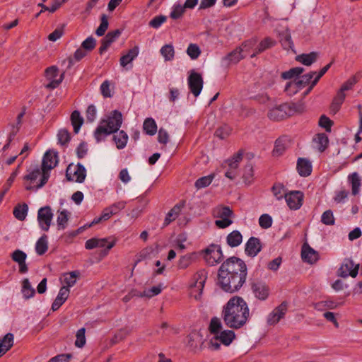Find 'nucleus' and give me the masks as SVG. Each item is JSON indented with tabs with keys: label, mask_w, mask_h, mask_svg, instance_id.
Here are the masks:
<instances>
[{
	"label": "nucleus",
	"mask_w": 362,
	"mask_h": 362,
	"mask_svg": "<svg viewBox=\"0 0 362 362\" xmlns=\"http://www.w3.org/2000/svg\"><path fill=\"white\" fill-rule=\"evenodd\" d=\"M247 274L245 262L238 257H231L219 267L218 284L225 292H236L245 284Z\"/></svg>",
	"instance_id": "obj_1"
},
{
	"label": "nucleus",
	"mask_w": 362,
	"mask_h": 362,
	"mask_svg": "<svg viewBox=\"0 0 362 362\" xmlns=\"http://www.w3.org/2000/svg\"><path fill=\"white\" fill-rule=\"evenodd\" d=\"M221 316L228 327L238 329L249 319L250 310L247 303L242 297L233 296L223 306Z\"/></svg>",
	"instance_id": "obj_2"
},
{
	"label": "nucleus",
	"mask_w": 362,
	"mask_h": 362,
	"mask_svg": "<svg viewBox=\"0 0 362 362\" xmlns=\"http://www.w3.org/2000/svg\"><path fill=\"white\" fill-rule=\"evenodd\" d=\"M122 123V115L118 110H114L107 119H103L94 132V136L96 141L100 142L105 138L117 132Z\"/></svg>",
	"instance_id": "obj_3"
},
{
	"label": "nucleus",
	"mask_w": 362,
	"mask_h": 362,
	"mask_svg": "<svg viewBox=\"0 0 362 362\" xmlns=\"http://www.w3.org/2000/svg\"><path fill=\"white\" fill-rule=\"evenodd\" d=\"M305 110V105L302 102L285 103L276 105L268 112V117L273 121H280L295 114L302 113Z\"/></svg>",
	"instance_id": "obj_4"
},
{
	"label": "nucleus",
	"mask_w": 362,
	"mask_h": 362,
	"mask_svg": "<svg viewBox=\"0 0 362 362\" xmlns=\"http://www.w3.org/2000/svg\"><path fill=\"white\" fill-rule=\"evenodd\" d=\"M58 163V153L54 150H48L44 155L42 161V176L40 187H43L49 177V170Z\"/></svg>",
	"instance_id": "obj_5"
},
{
	"label": "nucleus",
	"mask_w": 362,
	"mask_h": 362,
	"mask_svg": "<svg viewBox=\"0 0 362 362\" xmlns=\"http://www.w3.org/2000/svg\"><path fill=\"white\" fill-rule=\"evenodd\" d=\"M207 277L208 272L204 269L198 270L194 274L190 284V294L191 296L194 298L196 300H199L201 298Z\"/></svg>",
	"instance_id": "obj_6"
},
{
	"label": "nucleus",
	"mask_w": 362,
	"mask_h": 362,
	"mask_svg": "<svg viewBox=\"0 0 362 362\" xmlns=\"http://www.w3.org/2000/svg\"><path fill=\"white\" fill-rule=\"evenodd\" d=\"M28 173L23 177L24 187L26 190H37L41 188L40 179L42 176V168L38 166L34 168H30L28 170Z\"/></svg>",
	"instance_id": "obj_7"
},
{
	"label": "nucleus",
	"mask_w": 362,
	"mask_h": 362,
	"mask_svg": "<svg viewBox=\"0 0 362 362\" xmlns=\"http://www.w3.org/2000/svg\"><path fill=\"white\" fill-rule=\"evenodd\" d=\"M204 259L209 266L218 264L223 258L221 247L218 245L211 244L203 250Z\"/></svg>",
	"instance_id": "obj_8"
},
{
	"label": "nucleus",
	"mask_w": 362,
	"mask_h": 362,
	"mask_svg": "<svg viewBox=\"0 0 362 362\" xmlns=\"http://www.w3.org/2000/svg\"><path fill=\"white\" fill-rule=\"evenodd\" d=\"M243 152L238 151L231 158L226 160L223 166L228 168L225 173V176L230 180H233L238 176V168L240 163L243 160Z\"/></svg>",
	"instance_id": "obj_9"
},
{
	"label": "nucleus",
	"mask_w": 362,
	"mask_h": 362,
	"mask_svg": "<svg viewBox=\"0 0 362 362\" xmlns=\"http://www.w3.org/2000/svg\"><path fill=\"white\" fill-rule=\"evenodd\" d=\"M233 211L228 206H220L216 209V216L218 218L215 221V225L219 228H226L233 223L231 217Z\"/></svg>",
	"instance_id": "obj_10"
},
{
	"label": "nucleus",
	"mask_w": 362,
	"mask_h": 362,
	"mask_svg": "<svg viewBox=\"0 0 362 362\" xmlns=\"http://www.w3.org/2000/svg\"><path fill=\"white\" fill-rule=\"evenodd\" d=\"M360 264H355L352 259L346 258L337 271V275L342 278H356L358 274Z\"/></svg>",
	"instance_id": "obj_11"
},
{
	"label": "nucleus",
	"mask_w": 362,
	"mask_h": 362,
	"mask_svg": "<svg viewBox=\"0 0 362 362\" xmlns=\"http://www.w3.org/2000/svg\"><path fill=\"white\" fill-rule=\"evenodd\" d=\"M66 177L69 181L82 183L86 177V170L81 163H78L76 165L70 164L66 168Z\"/></svg>",
	"instance_id": "obj_12"
},
{
	"label": "nucleus",
	"mask_w": 362,
	"mask_h": 362,
	"mask_svg": "<svg viewBox=\"0 0 362 362\" xmlns=\"http://www.w3.org/2000/svg\"><path fill=\"white\" fill-rule=\"evenodd\" d=\"M187 83L190 92L194 95V96H199L204 85V80L201 74L197 73L194 70L190 71L187 78Z\"/></svg>",
	"instance_id": "obj_13"
},
{
	"label": "nucleus",
	"mask_w": 362,
	"mask_h": 362,
	"mask_svg": "<svg viewBox=\"0 0 362 362\" xmlns=\"http://www.w3.org/2000/svg\"><path fill=\"white\" fill-rule=\"evenodd\" d=\"M53 213L50 206L41 207L37 212V221L40 228L44 231H48L52 221Z\"/></svg>",
	"instance_id": "obj_14"
},
{
	"label": "nucleus",
	"mask_w": 362,
	"mask_h": 362,
	"mask_svg": "<svg viewBox=\"0 0 362 362\" xmlns=\"http://www.w3.org/2000/svg\"><path fill=\"white\" fill-rule=\"evenodd\" d=\"M115 245V240H109V238H90L85 243V247L87 250H92L94 248L105 247V255H107L108 251L112 248Z\"/></svg>",
	"instance_id": "obj_15"
},
{
	"label": "nucleus",
	"mask_w": 362,
	"mask_h": 362,
	"mask_svg": "<svg viewBox=\"0 0 362 362\" xmlns=\"http://www.w3.org/2000/svg\"><path fill=\"white\" fill-rule=\"evenodd\" d=\"M288 310V303L282 302L276 307L267 316V322L269 325H274L283 319Z\"/></svg>",
	"instance_id": "obj_16"
},
{
	"label": "nucleus",
	"mask_w": 362,
	"mask_h": 362,
	"mask_svg": "<svg viewBox=\"0 0 362 362\" xmlns=\"http://www.w3.org/2000/svg\"><path fill=\"white\" fill-rule=\"evenodd\" d=\"M288 206L291 210H298L303 205L304 194L301 191H291L284 195Z\"/></svg>",
	"instance_id": "obj_17"
},
{
	"label": "nucleus",
	"mask_w": 362,
	"mask_h": 362,
	"mask_svg": "<svg viewBox=\"0 0 362 362\" xmlns=\"http://www.w3.org/2000/svg\"><path fill=\"white\" fill-rule=\"evenodd\" d=\"M252 291L255 296L260 300H265L269 295V287L262 281H256L251 284Z\"/></svg>",
	"instance_id": "obj_18"
},
{
	"label": "nucleus",
	"mask_w": 362,
	"mask_h": 362,
	"mask_svg": "<svg viewBox=\"0 0 362 362\" xmlns=\"http://www.w3.org/2000/svg\"><path fill=\"white\" fill-rule=\"evenodd\" d=\"M262 243L258 238L251 237L245 244V254L251 257H254L258 255L262 250Z\"/></svg>",
	"instance_id": "obj_19"
},
{
	"label": "nucleus",
	"mask_w": 362,
	"mask_h": 362,
	"mask_svg": "<svg viewBox=\"0 0 362 362\" xmlns=\"http://www.w3.org/2000/svg\"><path fill=\"white\" fill-rule=\"evenodd\" d=\"M301 257L303 262L313 264L319 259V253L305 243L302 246Z\"/></svg>",
	"instance_id": "obj_20"
},
{
	"label": "nucleus",
	"mask_w": 362,
	"mask_h": 362,
	"mask_svg": "<svg viewBox=\"0 0 362 362\" xmlns=\"http://www.w3.org/2000/svg\"><path fill=\"white\" fill-rule=\"evenodd\" d=\"M13 261L16 262L19 267V272L21 274H25L28 271V265L25 262L27 255L25 252L21 250H14L11 255Z\"/></svg>",
	"instance_id": "obj_21"
},
{
	"label": "nucleus",
	"mask_w": 362,
	"mask_h": 362,
	"mask_svg": "<svg viewBox=\"0 0 362 362\" xmlns=\"http://www.w3.org/2000/svg\"><path fill=\"white\" fill-rule=\"evenodd\" d=\"M298 174L302 177H307L311 174L312 165L306 158H299L296 165Z\"/></svg>",
	"instance_id": "obj_22"
},
{
	"label": "nucleus",
	"mask_w": 362,
	"mask_h": 362,
	"mask_svg": "<svg viewBox=\"0 0 362 362\" xmlns=\"http://www.w3.org/2000/svg\"><path fill=\"white\" fill-rule=\"evenodd\" d=\"M289 141L286 137H279L274 144V148L272 151L274 156H282L288 147Z\"/></svg>",
	"instance_id": "obj_23"
},
{
	"label": "nucleus",
	"mask_w": 362,
	"mask_h": 362,
	"mask_svg": "<svg viewBox=\"0 0 362 362\" xmlns=\"http://www.w3.org/2000/svg\"><path fill=\"white\" fill-rule=\"evenodd\" d=\"M13 334L8 333L0 340V357L4 355L13 346Z\"/></svg>",
	"instance_id": "obj_24"
},
{
	"label": "nucleus",
	"mask_w": 362,
	"mask_h": 362,
	"mask_svg": "<svg viewBox=\"0 0 362 362\" xmlns=\"http://www.w3.org/2000/svg\"><path fill=\"white\" fill-rule=\"evenodd\" d=\"M235 337V332L233 330H223L215 336L216 339H219V341L225 346L230 345Z\"/></svg>",
	"instance_id": "obj_25"
},
{
	"label": "nucleus",
	"mask_w": 362,
	"mask_h": 362,
	"mask_svg": "<svg viewBox=\"0 0 362 362\" xmlns=\"http://www.w3.org/2000/svg\"><path fill=\"white\" fill-rule=\"evenodd\" d=\"M243 241V235L240 231L235 230L230 233L226 237L227 244L231 247H238Z\"/></svg>",
	"instance_id": "obj_26"
},
{
	"label": "nucleus",
	"mask_w": 362,
	"mask_h": 362,
	"mask_svg": "<svg viewBox=\"0 0 362 362\" xmlns=\"http://www.w3.org/2000/svg\"><path fill=\"white\" fill-rule=\"evenodd\" d=\"M139 47L135 46L132 49H129L128 52L122 56L120 58V65L125 67L127 64L131 63L139 54Z\"/></svg>",
	"instance_id": "obj_27"
},
{
	"label": "nucleus",
	"mask_w": 362,
	"mask_h": 362,
	"mask_svg": "<svg viewBox=\"0 0 362 362\" xmlns=\"http://www.w3.org/2000/svg\"><path fill=\"white\" fill-rule=\"evenodd\" d=\"M128 139L127 134L123 130L117 131L113 136V140L118 149H123L126 146Z\"/></svg>",
	"instance_id": "obj_28"
},
{
	"label": "nucleus",
	"mask_w": 362,
	"mask_h": 362,
	"mask_svg": "<svg viewBox=\"0 0 362 362\" xmlns=\"http://www.w3.org/2000/svg\"><path fill=\"white\" fill-rule=\"evenodd\" d=\"M196 253L192 252L182 255L180 257L177 267L180 269H185L189 267L196 258Z\"/></svg>",
	"instance_id": "obj_29"
},
{
	"label": "nucleus",
	"mask_w": 362,
	"mask_h": 362,
	"mask_svg": "<svg viewBox=\"0 0 362 362\" xmlns=\"http://www.w3.org/2000/svg\"><path fill=\"white\" fill-rule=\"evenodd\" d=\"M315 74V71H311L308 74L302 75L300 76H298L297 78H294L293 81L295 83H296V85L298 87V88L301 90L310 84L311 79Z\"/></svg>",
	"instance_id": "obj_30"
},
{
	"label": "nucleus",
	"mask_w": 362,
	"mask_h": 362,
	"mask_svg": "<svg viewBox=\"0 0 362 362\" xmlns=\"http://www.w3.org/2000/svg\"><path fill=\"white\" fill-rule=\"evenodd\" d=\"M318 54L312 52L308 54H302L296 57V60L305 66H310L317 59Z\"/></svg>",
	"instance_id": "obj_31"
},
{
	"label": "nucleus",
	"mask_w": 362,
	"mask_h": 362,
	"mask_svg": "<svg viewBox=\"0 0 362 362\" xmlns=\"http://www.w3.org/2000/svg\"><path fill=\"white\" fill-rule=\"evenodd\" d=\"M245 57V54L242 53L239 47H237L230 53H228L226 57L223 58V61H228L230 63L237 64L241 59Z\"/></svg>",
	"instance_id": "obj_32"
},
{
	"label": "nucleus",
	"mask_w": 362,
	"mask_h": 362,
	"mask_svg": "<svg viewBox=\"0 0 362 362\" xmlns=\"http://www.w3.org/2000/svg\"><path fill=\"white\" fill-rule=\"evenodd\" d=\"M71 124L74 128V132L78 134L81 125L83 123V119L78 110H74L71 115Z\"/></svg>",
	"instance_id": "obj_33"
},
{
	"label": "nucleus",
	"mask_w": 362,
	"mask_h": 362,
	"mask_svg": "<svg viewBox=\"0 0 362 362\" xmlns=\"http://www.w3.org/2000/svg\"><path fill=\"white\" fill-rule=\"evenodd\" d=\"M275 44V42L271 39L270 37H267L264 40H262L258 47L255 49V52L251 54V57L253 58L256 57L257 54L264 52L265 49L273 47Z\"/></svg>",
	"instance_id": "obj_34"
},
{
	"label": "nucleus",
	"mask_w": 362,
	"mask_h": 362,
	"mask_svg": "<svg viewBox=\"0 0 362 362\" xmlns=\"http://www.w3.org/2000/svg\"><path fill=\"white\" fill-rule=\"evenodd\" d=\"M48 250V242H47V236L44 234L41 236L36 243L35 245V251L37 255H44Z\"/></svg>",
	"instance_id": "obj_35"
},
{
	"label": "nucleus",
	"mask_w": 362,
	"mask_h": 362,
	"mask_svg": "<svg viewBox=\"0 0 362 362\" xmlns=\"http://www.w3.org/2000/svg\"><path fill=\"white\" fill-rule=\"evenodd\" d=\"M349 181L351 184L352 194L356 195L360 190L361 187V178L357 173H353L349 175Z\"/></svg>",
	"instance_id": "obj_36"
},
{
	"label": "nucleus",
	"mask_w": 362,
	"mask_h": 362,
	"mask_svg": "<svg viewBox=\"0 0 362 362\" xmlns=\"http://www.w3.org/2000/svg\"><path fill=\"white\" fill-rule=\"evenodd\" d=\"M28 206L26 204H18L13 209L14 216L19 221H23L26 218Z\"/></svg>",
	"instance_id": "obj_37"
},
{
	"label": "nucleus",
	"mask_w": 362,
	"mask_h": 362,
	"mask_svg": "<svg viewBox=\"0 0 362 362\" xmlns=\"http://www.w3.org/2000/svg\"><path fill=\"white\" fill-rule=\"evenodd\" d=\"M314 141L317 144V148L320 152H322L327 148L329 140L327 136L322 133L317 134L314 139Z\"/></svg>",
	"instance_id": "obj_38"
},
{
	"label": "nucleus",
	"mask_w": 362,
	"mask_h": 362,
	"mask_svg": "<svg viewBox=\"0 0 362 362\" xmlns=\"http://www.w3.org/2000/svg\"><path fill=\"white\" fill-rule=\"evenodd\" d=\"M59 212V214L57 219L58 230H64L66 227L70 214L66 209H64L62 211Z\"/></svg>",
	"instance_id": "obj_39"
},
{
	"label": "nucleus",
	"mask_w": 362,
	"mask_h": 362,
	"mask_svg": "<svg viewBox=\"0 0 362 362\" xmlns=\"http://www.w3.org/2000/svg\"><path fill=\"white\" fill-rule=\"evenodd\" d=\"M145 132L148 135H154L157 132V125L153 118H146L143 124Z\"/></svg>",
	"instance_id": "obj_40"
},
{
	"label": "nucleus",
	"mask_w": 362,
	"mask_h": 362,
	"mask_svg": "<svg viewBox=\"0 0 362 362\" xmlns=\"http://www.w3.org/2000/svg\"><path fill=\"white\" fill-rule=\"evenodd\" d=\"M304 71L303 67H294L290 69L288 71L281 73V78L284 79L296 78Z\"/></svg>",
	"instance_id": "obj_41"
},
{
	"label": "nucleus",
	"mask_w": 362,
	"mask_h": 362,
	"mask_svg": "<svg viewBox=\"0 0 362 362\" xmlns=\"http://www.w3.org/2000/svg\"><path fill=\"white\" fill-rule=\"evenodd\" d=\"M22 293L23 297L28 299L35 293V289L31 286L28 279H25L22 282Z\"/></svg>",
	"instance_id": "obj_42"
},
{
	"label": "nucleus",
	"mask_w": 362,
	"mask_h": 362,
	"mask_svg": "<svg viewBox=\"0 0 362 362\" xmlns=\"http://www.w3.org/2000/svg\"><path fill=\"white\" fill-rule=\"evenodd\" d=\"M112 216H113V215L112 214L110 211L107 209V207H106L102 211V214H101L100 216L95 217L90 223L85 225L83 228H89V227H91L93 225L99 223L102 221H107Z\"/></svg>",
	"instance_id": "obj_43"
},
{
	"label": "nucleus",
	"mask_w": 362,
	"mask_h": 362,
	"mask_svg": "<svg viewBox=\"0 0 362 362\" xmlns=\"http://www.w3.org/2000/svg\"><path fill=\"white\" fill-rule=\"evenodd\" d=\"M79 275V272L74 271L69 273H66L64 275V283L66 285L65 287L68 288L75 285L76 279Z\"/></svg>",
	"instance_id": "obj_44"
},
{
	"label": "nucleus",
	"mask_w": 362,
	"mask_h": 362,
	"mask_svg": "<svg viewBox=\"0 0 362 362\" xmlns=\"http://www.w3.org/2000/svg\"><path fill=\"white\" fill-rule=\"evenodd\" d=\"M222 323L219 318L214 317L211 320L209 331L211 334H214V336H216L222 331Z\"/></svg>",
	"instance_id": "obj_45"
},
{
	"label": "nucleus",
	"mask_w": 362,
	"mask_h": 362,
	"mask_svg": "<svg viewBox=\"0 0 362 362\" xmlns=\"http://www.w3.org/2000/svg\"><path fill=\"white\" fill-rule=\"evenodd\" d=\"M160 54L165 61H171L174 59L175 50L171 45H165L160 49Z\"/></svg>",
	"instance_id": "obj_46"
},
{
	"label": "nucleus",
	"mask_w": 362,
	"mask_h": 362,
	"mask_svg": "<svg viewBox=\"0 0 362 362\" xmlns=\"http://www.w3.org/2000/svg\"><path fill=\"white\" fill-rule=\"evenodd\" d=\"M58 143L62 146L67 144L70 139L71 135L69 131L66 129H60L57 134Z\"/></svg>",
	"instance_id": "obj_47"
},
{
	"label": "nucleus",
	"mask_w": 362,
	"mask_h": 362,
	"mask_svg": "<svg viewBox=\"0 0 362 362\" xmlns=\"http://www.w3.org/2000/svg\"><path fill=\"white\" fill-rule=\"evenodd\" d=\"M361 78V74L358 73L356 75L350 77L346 82L343 83L341 88L342 90H349L352 89L354 86L358 81Z\"/></svg>",
	"instance_id": "obj_48"
},
{
	"label": "nucleus",
	"mask_w": 362,
	"mask_h": 362,
	"mask_svg": "<svg viewBox=\"0 0 362 362\" xmlns=\"http://www.w3.org/2000/svg\"><path fill=\"white\" fill-rule=\"evenodd\" d=\"M187 54L192 59H197L201 54V49L197 44L191 43L187 49Z\"/></svg>",
	"instance_id": "obj_49"
},
{
	"label": "nucleus",
	"mask_w": 362,
	"mask_h": 362,
	"mask_svg": "<svg viewBox=\"0 0 362 362\" xmlns=\"http://www.w3.org/2000/svg\"><path fill=\"white\" fill-rule=\"evenodd\" d=\"M108 28V20L105 14H103L100 18V24L95 30V34L98 36H103Z\"/></svg>",
	"instance_id": "obj_50"
},
{
	"label": "nucleus",
	"mask_w": 362,
	"mask_h": 362,
	"mask_svg": "<svg viewBox=\"0 0 362 362\" xmlns=\"http://www.w3.org/2000/svg\"><path fill=\"white\" fill-rule=\"evenodd\" d=\"M257 44V40L255 39H250L249 40L245 41L241 46L239 47V49L242 52L245 56L248 54L251 49H252Z\"/></svg>",
	"instance_id": "obj_51"
},
{
	"label": "nucleus",
	"mask_w": 362,
	"mask_h": 362,
	"mask_svg": "<svg viewBox=\"0 0 362 362\" xmlns=\"http://www.w3.org/2000/svg\"><path fill=\"white\" fill-rule=\"evenodd\" d=\"M86 329L82 327L79 329L76 334V339L75 341V346L78 348H82L86 344L85 337Z\"/></svg>",
	"instance_id": "obj_52"
},
{
	"label": "nucleus",
	"mask_w": 362,
	"mask_h": 362,
	"mask_svg": "<svg viewBox=\"0 0 362 362\" xmlns=\"http://www.w3.org/2000/svg\"><path fill=\"white\" fill-rule=\"evenodd\" d=\"M213 178V175H208L200 177L195 182V187L197 189L206 187L211 183Z\"/></svg>",
	"instance_id": "obj_53"
},
{
	"label": "nucleus",
	"mask_w": 362,
	"mask_h": 362,
	"mask_svg": "<svg viewBox=\"0 0 362 362\" xmlns=\"http://www.w3.org/2000/svg\"><path fill=\"white\" fill-rule=\"evenodd\" d=\"M253 172V166L251 164H247L245 166L243 177L246 184H250L252 182Z\"/></svg>",
	"instance_id": "obj_54"
},
{
	"label": "nucleus",
	"mask_w": 362,
	"mask_h": 362,
	"mask_svg": "<svg viewBox=\"0 0 362 362\" xmlns=\"http://www.w3.org/2000/svg\"><path fill=\"white\" fill-rule=\"evenodd\" d=\"M321 221L325 225H327V226L334 225V218L332 211L331 210L325 211L321 216Z\"/></svg>",
	"instance_id": "obj_55"
},
{
	"label": "nucleus",
	"mask_w": 362,
	"mask_h": 362,
	"mask_svg": "<svg viewBox=\"0 0 362 362\" xmlns=\"http://www.w3.org/2000/svg\"><path fill=\"white\" fill-rule=\"evenodd\" d=\"M259 224L261 228L267 229L272 225V218L269 214H262L259 218Z\"/></svg>",
	"instance_id": "obj_56"
},
{
	"label": "nucleus",
	"mask_w": 362,
	"mask_h": 362,
	"mask_svg": "<svg viewBox=\"0 0 362 362\" xmlns=\"http://www.w3.org/2000/svg\"><path fill=\"white\" fill-rule=\"evenodd\" d=\"M230 132H231V129L230 127H228V125H223V126L218 127L216 130L215 135L217 137H218L221 139H223L230 135Z\"/></svg>",
	"instance_id": "obj_57"
},
{
	"label": "nucleus",
	"mask_w": 362,
	"mask_h": 362,
	"mask_svg": "<svg viewBox=\"0 0 362 362\" xmlns=\"http://www.w3.org/2000/svg\"><path fill=\"white\" fill-rule=\"evenodd\" d=\"M69 293H70L69 288H68L67 287H65V286H62L60 288L59 293H58L57 298H55V300L63 305L64 303L68 298V297L69 296Z\"/></svg>",
	"instance_id": "obj_58"
},
{
	"label": "nucleus",
	"mask_w": 362,
	"mask_h": 362,
	"mask_svg": "<svg viewBox=\"0 0 362 362\" xmlns=\"http://www.w3.org/2000/svg\"><path fill=\"white\" fill-rule=\"evenodd\" d=\"M161 291H162V288H161L160 285L156 286H153L151 288L144 291L143 293H141L139 295V296H141V297L146 296L148 298H151V297L158 295Z\"/></svg>",
	"instance_id": "obj_59"
},
{
	"label": "nucleus",
	"mask_w": 362,
	"mask_h": 362,
	"mask_svg": "<svg viewBox=\"0 0 362 362\" xmlns=\"http://www.w3.org/2000/svg\"><path fill=\"white\" fill-rule=\"evenodd\" d=\"M167 20V17L165 16L160 15L155 16L153 18H152L148 25L151 28H158L163 23H165Z\"/></svg>",
	"instance_id": "obj_60"
},
{
	"label": "nucleus",
	"mask_w": 362,
	"mask_h": 362,
	"mask_svg": "<svg viewBox=\"0 0 362 362\" xmlns=\"http://www.w3.org/2000/svg\"><path fill=\"white\" fill-rule=\"evenodd\" d=\"M185 11V8L184 6H181L180 4L175 5L173 6V11L170 13V18L173 19H178L182 17L183 13Z\"/></svg>",
	"instance_id": "obj_61"
},
{
	"label": "nucleus",
	"mask_w": 362,
	"mask_h": 362,
	"mask_svg": "<svg viewBox=\"0 0 362 362\" xmlns=\"http://www.w3.org/2000/svg\"><path fill=\"white\" fill-rule=\"evenodd\" d=\"M334 122L329 117L325 116V115H322L319 119V125L321 127L325 129L327 132H331V127L333 125Z\"/></svg>",
	"instance_id": "obj_62"
},
{
	"label": "nucleus",
	"mask_w": 362,
	"mask_h": 362,
	"mask_svg": "<svg viewBox=\"0 0 362 362\" xmlns=\"http://www.w3.org/2000/svg\"><path fill=\"white\" fill-rule=\"evenodd\" d=\"M127 202L124 201H119L115 202L107 207V209L110 211L112 215L117 214L121 210L124 209Z\"/></svg>",
	"instance_id": "obj_63"
},
{
	"label": "nucleus",
	"mask_w": 362,
	"mask_h": 362,
	"mask_svg": "<svg viewBox=\"0 0 362 362\" xmlns=\"http://www.w3.org/2000/svg\"><path fill=\"white\" fill-rule=\"evenodd\" d=\"M272 192L274 197L278 199L281 200L283 197H284V187L283 185L278 183L275 184L272 188Z\"/></svg>",
	"instance_id": "obj_64"
}]
</instances>
